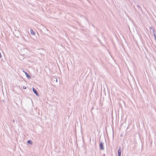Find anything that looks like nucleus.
Returning <instances> with one entry per match:
<instances>
[{
  "label": "nucleus",
  "instance_id": "obj_9",
  "mask_svg": "<svg viewBox=\"0 0 156 156\" xmlns=\"http://www.w3.org/2000/svg\"><path fill=\"white\" fill-rule=\"evenodd\" d=\"M154 36L155 39V40H156V35L155 33H154Z\"/></svg>",
  "mask_w": 156,
  "mask_h": 156
},
{
  "label": "nucleus",
  "instance_id": "obj_4",
  "mask_svg": "<svg viewBox=\"0 0 156 156\" xmlns=\"http://www.w3.org/2000/svg\"><path fill=\"white\" fill-rule=\"evenodd\" d=\"M23 72L26 75V77L28 79H30L31 78V76H30V75L28 74L27 72H26L25 71H24V70L23 71Z\"/></svg>",
  "mask_w": 156,
  "mask_h": 156
},
{
  "label": "nucleus",
  "instance_id": "obj_11",
  "mask_svg": "<svg viewBox=\"0 0 156 156\" xmlns=\"http://www.w3.org/2000/svg\"><path fill=\"white\" fill-rule=\"evenodd\" d=\"M149 28H150V29H152L153 30V29H154L153 27H152V26L150 27Z\"/></svg>",
  "mask_w": 156,
  "mask_h": 156
},
{
  "label": "nucleus",
  "instance_id": "obj_8",
  "mask_svg": "<svg viewBox=\"0 0 156 156\" xmlns=\"http://www.w3.org/2000/svg\"><path fill=\"white\" fill-rule=\"evenodd\" d=\"M137 7L138 8L139 10H141V7L140 5H137Z\"/></svg>",
  "mask_w": 156,
  "mask_h": 156
},
{
  "label": "nucleus",
  "instance_id": "obj_6",
  "mask_svg": "<svg viewBox=\"0 0 156 156\" xmlns=\"http://www.w3.org/2000/svg\"><path fill=\"white\" fill-rule=\"evenodd\" d=\"M27 143L29 144H32V142L30 140H27Z\"/></svg>",
  "mask_w": 156,
  "mask_h": 156
},
{
  "label": "nucleus",
  "instance_id": "obj_14",
  "mask_svg": "<svg viewBox=\"0 0 156 156\" xmlns=\"http://www.w3.org/2000/svg\"><path fill=\"white\" fill-rule=\"evenodd\" d=\"M105 154H103V156H105Z\"/></svg>",
  "mask_w": 156,
  "mask_h": 156
},
{
  "label": "nucleus",
  "instance_id": "obj_13",
  "mask_svg": "<svg viewBox=\"0 0 156 156\" xmlns=\"http://www.w3.org/2000/svg\"><path fill=\"white\" fill-rule=\"evenodd\" d=\"M12 122H15V120H14V119L13 120V121H12Z\"/></svg>",
  "mask_w": 156,
  "mask_h": 156
},
{
  "label": "nucleus",
  "instance_id": "obj_10",
  "mask_svg": "<svg viewBox=\"0 0 156 156\" xmlns=\"http://www.w3.org/2000/svg\"><path fill=\"white\" fill-rule=\"evenodd\" d=\"M153 34H154V33H155V30L154 29H153Z\"/></svg>",
  "mask_w": 156,
  "mask_h": 156
},
{
  "label": "nucleus",
  "instance_id": "obj_1",
  "mask_svg": "<svg viewBox=\"0 0 156 156\" xmlns=\"http://www.w3.org/2000/svg\"><path fill=\"white\" fill-rule=\"evenodd\" d=\"M100 149L101 150H103L104 148L103 145V143L102 142L100 141L99 144Z\"/></svg>",
  "mask_w": 156,
  "mask_h": 156
},
{
  "label": "nucleus",
  "instance_id": "obj_3",
  "mask_svg": "<svg viewBox=\"0 0 156 156\" xmlns=\"http://www.w3.org/2000/svg\"><path fill=\"white\" fill-rule=\"evenodd\" d=\"M121 147H119L118 151V155H121Z\"/></svg>",
  "mask_w": 156,
  "mask_h": 156
},
{
  "label": "nucleus",
  "instance_id": "obj_5",
  "mask_svg": "<svg viewBox=\"0 0 156 156\" xmlns=\"http://www.w3.org/2000/svg\"><path fill=\"white\" fill-rule=\"evenodd\" d=\"M30 33L31 34L33 35H34L35 34V32L32 29H30Z\"/></svg>",
  "mask_w": 156,
  "mask_h": 156
},
{
  "label": "nucleus",
  "instance_id": "obj_15",
  "mask_svg": "<svg viewBox=\"0 0 156 156\" xmlns=\"http://www.w3.org/2000/svg\"><path fill=\"white\" fill-rule=\"evenodd\" d=\"M118 156H121V155H118Z\"/></svg>",
  "mask_w": 156,
  "mask_h": 156
},
{
  "label": "nucleus",
  "instance_id": "obj_12",
  "mask_svg": "<svg viewBox=\"0 0 156 156\" xmlns=\"http://www.w3.org/2000/svg\"><path fill=\"white\" fill-rule=\"evenodd\" d=\"M23 88L24 89H26V87L25 86H23Z\"/></svg>",
  "mask_w": 156,
  "mask_h": 156
},
{
  "label": "nucleus",
  "instance_id": "obj_2",
  "mask_svg": "<svg viewBox=\"0 0 156 156\" xmlns=\"http://www.w3.org/2000/svg\"><path fill=\"white\" fill-rule=\"evenodd\" d=\"M32 90H33V92L36 95H37V96H39V94H38V93L37 92V90L34 88V87H33Z\"/></svg>",
  "mask_w": 156,
  "mask_h": 156
},
{
  "label": "nucleus",
  "instance_id": "obj_7",
  "mask_svg": "<svg viewBox=\"0 0 156 156\" xmlns=\"http://www.w3.org/2000/svg\"><path fill=\"white\" fill-rule=\"evenodd\" d=\"M53 80H54V81H55L56 82H58V80L57 79L56 77H53L52 78V79Z\"/></svg>",
  "mask_w": 156,
  "mask_h": 156
}]
</instances>
